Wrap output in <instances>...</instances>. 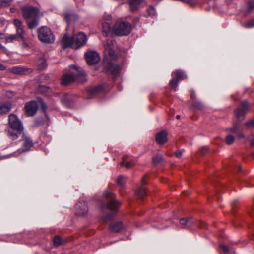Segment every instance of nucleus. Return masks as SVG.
<instances>
[{"label": "nucleus", "instance_id": "72a5a7b5", "mask_svg": "<svg viewBox=\"0 0 254 254\" xmlns=\"http://www.w3.org/2000/svg\"><path fill=\"white\" fill-rule=\"evenodd\" d=\"M234 141V137L232 135H228L226 138V142L228 145L232 144Z\"/></svg>", "mask_w": 254, "mask_h": 254}, {"label": "nucleus", "instance_id": "a878e982", "mask_svg": "<svg viewBox=\"0 0 254 254\" xmlns=\"http://www.w3.org/2000/svg\"><path fill=\"white\" fill-rule=\"evenodd\" d=\"M109 63L110 64V70L114 74L118 73L120 70V66L115 64H111L110 61H109Z\"/></svg>", "mask_w": 254, "mask_h": 254}, {"label": "nucleus", "instance_id": "c03bdc74", "mask_svg": "<svg viewBox=\"0 0 254 254\" xmlns=\"http://www.w3.org/2000/svg\"><path fill=\"white\" fill-rule=\"evenodd\" d=\"M207 149H208V147L206 146H204V147H202L200 150L201 153L202 154H204L206 152Z\"/></svg>", "mask_w": 254, "mask_h": 254}, {"label": "nucleus", "instance_id": "f257e3e1", "mask_svg": "<svg viewBox=\"0 0 254 254\" xmlns=\"http://www.w3.org/2000/svg\"><path fill=\"white\" fill-rule=\"evenodd\" d=\"M87 36L84 33H66L62 40L63 49L68 47L78 49L83 46L86 43Z\"/></svg>", "mask_w": 254, "mask_h": 254}, {"label": "nucleus", "instance_id": "2f4dec72", "mask_svg": "<svg viewBox=\"0 0 254 254\" xmlns=\"http://www.w3.org/2000/svg\"><path fill=\"white\" fill-rule=\"evenodd\" d=\"M254 9V1H249L247 6V11L245 14L250 13Z\"/></svg>", "mask_w": 254, "mask_h": 254}, {"label": "nucleus", "instance_id": "7c9ffc66", "mask_svg": "<svg viewBox=\"0 0 254 254\" xmlns=\"http://www.w3.org/2000/svg\"><path fill=\"white\" fill-rule=\"evenodd\" d=\"M125 177L120 176L117 179V183L120 187H123L125 183Z\"/></svg>", "mask_w": 254, "mask_h": 254}, {"label": "nucleus", "instance_id": "6ab92c4d", "mask_svg": "<svg viewBox=\"0 0 254 254\" xmlns=\"http://www.w3.org/2000/svg\"><path fill=\"white\" fill-rule=\"evenodd\" d=\"M180 223L184 228H189L192 226L194 221L191 218H183L180 220Z\"/></svg>", "mask_w": 254, "mask_h": 254}, {"label": "nucleus", "instance_id": "412c9836", "mask_svg": "<svg viewBox=\"0 0 254 254\" xmlns=\"http://www.w3.org/2000/svg\"><path fill=\"white\" fill-rule=\"evenodd\" d=\"M9 71L14 74H23L26 73L27 69L22 67L15 66L9 69Z\"/></svg>", "mask_w": 254, "mask_h": 254}, {"label": "nucleus", "instance_id": "0eeeda50", "mask_svg": "<svg viewBox=\"0 0 254 254\" xmlns=\"http://www.w3.org/2000/svg\"><path fill=\"white\" fill-rule=\"evenodd\" d=\"M104 196L109 198V200L107 203V208L112 210L113 212L104 217L103 220L108 222L111 220L115 215L116 211L120 206L121 202L114 198L113 194L109 190H106L104 193Z\"/></svg>", "mask_w": 254, "mask_h": 254}, {"label": "nucleus", "instance_id": "473e14b6", "mask_svg": "<svg viewBox=\"0 0 254 254\" xmlns=\"http://www.w3.org/2000/svg\"><path fill=\"white\" fill-rule=\"evenodd\" d=\"M18 38L19 36L17 34H12L6 39V42H12L15 40H16Z\"/></svg>", "mask_w": 254, "mask_h": 254}, {"label": "nucleus", "instance_id": "864d4df0", "mask_svg": "<svg viewBox=\"0 0 254 254\" xmlns=\"http://www.w3.org/2000/svg\"><path fill=\"white\" fill-rule=\"evenodd\" d=\"M2 47V45L0 43V49H1Z\"/></svg>", "mask_w": 254, "mask_h": 254}, {"label": "nucleus", "instance_id": "4c0bfd02", "mask_svg": "<svg viewBox=\"0 0 254 254\" xmlns=\"http://www.w3.org/2000/svg\"><path fill=\"white\" fill-rule=\"evenodd\" d=\"M50 32L51 30L46 26H42L41 27L38 32Z\"/></svg>", "mask_w": 254, "mask_h": 254}, {"label": "nucleus", "instance_id": "4468645a", "mask_svg": "<svg viewBox=\"0 0 254 254\" xmlns=\"http://www.w3.org/2000/svg\"><path fill=\"white\" fill-rule=\"evenodd\" d=\"M76 213L78 215H84L88 211L87 204L84 201H79L77 203L76 206Z\"/></svg>", "mask_w": 254, "mask_h": 254}, {"label": "nucleus", "instance_id": "603ef678", "mask_svg": "<svg viewBox=\"0 0 254 254\" xmlns=\"http://www.w3.org/2000/svg\"><path fill=\"white\" fill-rule=\"evenodd\" d=\"M14 10H14V9H13V8H11V11L12 12H14Z\"/></svg>", "mask_w": 254, "mask_h": 254}, {"label": "nucleus", "instance_id": "a211bd4d", "mask_svg": "<svg viewBox=\"0 0 254 254\" xmlns=\"http://www.w3.org/2000/svg\"><path fill=\"white\" fill-rule=\"evenodd\" d=\"M143 2V0H129V5L131 11L137 10L140 4Z\"/></svg>", "mask_w": 254, "mask_h": 254}, {"label": "nucleus", "instance_id": "f3484780", "mask_svg": "<svg viewBox=\"0 0 254 254\" xmlns=\"http://www.w3.org/2000/svg\"><path fill=\"white\" fill-rule=\"evenodd\" d=\"M120 166H125L126 168H130L133 167L134 165V162L132 159L129 157L128 156H125L123 158V161L120 163Z\"/></svg>", "mask_w": 254, "mask_h": 254}, {"label": "nucleus", "instance_id": "f03ea898", "mask_svg": "<svg viewBox=\"0 0 254 254\" xmlns=\"http://www.w3.org/2000/svg\"><path fill=\"white\" fill-rule=\"evenodd\" d=\"M129 33H102V40L105 42V54L107 61H112L117 58V55L115 53V45L113 41V34L117 36H127Z\"/></svg>", "mask_w": 254, "mask_h": 254}, {"label": "nucleus", "instance_id": "c756f323", "mask_svg": "<svg viewBox=\"0 0 254 254\" xmlns=\"http://www.w3.org/2000/svg\"><path fill=\"white\" fill-rule=\"evenodd\" d=\"M147 12L148 13V15L152 17H155L156 15L155 9L152 6H150L148 7Z\"/></svg>", "mask_w": 254, "mask_h": 254}, {"label": "nucleus", "instance_id": "b1692460", "mask_svg": "<svg viewBox=\"0 0 254 254\" xmlns=\"http://www.w3.org/2000/svg\"><path fill=\"white\" fill-rule=\"evenodd\" d=\"M136 194L140 198H143L146 194V191L144 187H139L135 191Z\"/></svg>", "mask_w": 254, "mask_h": 254}, {"label": "nucleus", "instance_id": "49530a36", "mask_svg": "<svg viewBox=\"0 0 254 254\" xmlns=\"http://www.w3.org/2000/svg\"><path fill=\"white\" fill-rule=\"evenodd\" d=\"M6 68V66L0 63V70H4Z\"/></svg>", "mask_w": 254, "mask_h": 254}, {"label": "nucleus", "instance_id": "8fccbe9b", "mask_svg": "<svg viewBox=\"0 0 254 254\" xmlns=\"http://www.w3.org/2000/svg\"><path fill=\"white\" fill-rule=\"evenodd\" d=\"M142 183L143 184H145L146 183V182L145 181V177H144L142 180Z\"/></svg>", "mask_w": 254, "mask_h": 254}, {"label": "nucleus", "instance_id": "79ce46f5", "mask_svg": "<svg viewBox=\"0 0 254 254\" xmlns=\"http://www.w3.org/2000/svg\"><path fill=\"white\" fill-rule=\"evenodd\" d=\"M249 140L251 143V145L254 146V136L252 135L249 138Z\"/></svg>", "mask_w": 254, "mask_h": 254}, {"label": "nucleus", "instance_id": "1a4fd4ad", "mask_svg": "<svg viewBox=\"0 0 254 254\" xmlns=\"http://www.w3.org/2000/svg\"><path fill=\"white\" fill-rule=\"evenodd\" d=\"M172 79L170 81V85L172 89L177 90L178 83L180 80L187 78L186 76L181 70H177L172 73Z\"/></svg>", "mask_w": 254, "mask_h": 254}, {"label": "nucleus", "instance_id": "f8f14e48", "mask_svg": "<svg viewBox=\"0 0 254 254\" xmlns=\"http://www.w3.org/2000/svg\"><path fill=\"white\" fill-rule=\"evenodd\" d=\"M249 104L246 101L241 103L240 107L237 108L235 111V116L239 119L244 117L248 110Z\"/></svg>", "mask_w": 254, "mask_h": 254}, {"label": "nucleus", "instance_id": "37998d69", "mask_svg": "<svg viewBox=\"0 0 254 254\" xmlns=\"http://www.w3.org/2000/svg\"><path fill=\"white\" fill-rule=\"evenodd\" d=\"M182 153H183L182 151H176L175 154L177 157L180 158L182 155Z\"/></svg>", "mask_w": 254, "mask_h": 254}, {"label": "nucleus", "instance_id": "39448f33", "mask_svg": "<svg viewBox=\"0 0 254 254\" xmlns=\"http://www.w3.org/2000/svg\"><path fill=\"white\" fill-rule=\"evenodd\" d=\"M10 139L13 141L19 139L22 143L21 148L18 149L15 152L17 155L28 151L33 146L32 140L24 132L21 133L20 135L10 133Z\"/></svg>", "mask_w": 254, "mask_h": 254}, {"label": "nucleus", "instance_id": "9b49d317", "mask_svg": "<svg viewBox=\"0 0 254 254\" xmlns=\"http://www.w3.org/2000/svg\"><path fill=\"white\" fill-rule=\"evenodd\" d=\"M85 56L88 64L89 65L94 64L100 60L99 54L95 51H88L86 53Z\"/></svg>", "mask_w": 254, "mask_h": 254}, {"label": "nucleus", "instance_id": "de8ad7c7", "mask_svg": "<svg viewBox=\"0 0 254 254\" xmlns=\"http://www.w3.org/2000/svg\"><path fill=\"white\" fill-rule=\"evenodd\" d=\"M244 135L243 133H240L238 134V137L239 138H243L244 137Z\"/></svg>", "mask_w": 254, "mask_h": 254}, {"label": "nucleus", "instance_id": "7ed1b4c3", "mask_svg": "<svg viewBox=\"0 0 254 254\" xmlns=\"http://www.w3.org/2000/svg\"><path fill=\"white\" fill-rule=\"evenodd\" d=\"M68 73H64L61 80V84L64 85H68L76 80L80 83H84L87 79L85 72L81 71L75 65L69 66Z\"/></svg>", "mask_w": 254, "mask_h": 254}, {"label": "nucleus", "instance_id": "aec40b11", "mask_svg": "<svg viewBox=\"0 0 254 254\" xmlns=\"http://www.w3.org/2000/svg\"><path fill=\"white\" fill-rule=\"evenodd\" d=\"M26 23L28 26V28L30 30H33L38 25V17H36L31 19L26 20Z\"/></svg>", "mask_w": 254, "mask_h": 254}, {"label": "nucleus", "instance_id": "e433bc0d", "mask_svg": "<svg viewBox=\"0 0 254 254\" xmlns=\"http://www.w3.org/2000/svg\"><path fill=\"white\" fill-rule=\"evenodd\" d=\"M12 1V0H0V1L1 3V5L4 7L8 6L9 3Z\"/></svg>", "mask_w": 254, "mask_h": 254}, {"label": "nucleus", "instance_id": "4be33fe9", "mask_svg": "<svg viewBox=\"0 0 254 254\" xmlns=\"http://www.w3.org/2000/svg\"><path fill=\"white\" fill-rule=\"evenodd\" d=\"M11 109V104L6 103L0 106V114H6L9 112Z\"/></svg>", "mask_w": 254, "mask_h": 254}, {"label": "nucleus", "instance_id": "bb28decb", "mask_svg": "<svg viewBox=\"0 0 254 254\" xmlns=\"http://www.w3.org/2000/svg\"><path fill=\"white\" fill-rule=\"evenodd\" d=\"M13 23L15 27L17 28V32H23V26L21 21L16 19L14 20Z\"/></svg>", "mask_w": 254, "mask_h": 254}, {"label": "nucleus", "instance_id": "f704fd0d", "mask_svg": "<svg viewBox=\"0 0 254 254\" xmlns=\"http://www.w3.org/2000/svg\"><path fill=\"white\" fill-rule=\"evenodd\" d=\"M244 26L246 28H252L254 27V18L244 24Z\"/></svg>", "mask_w": 254, "mask_h": 254}, {"label": "nucleus", "instance_id": "dca6fc26", "mask_svg": "<svg viewBox=\"0 0 254 254\" xmlns=\"http://www.w3.org/2000/svg\"><path fill=\"white\" fill-rule=\"evenodd\" d=\"M167 133L164 131L159 132L156 135V141L160 145L166 143L167 141Z\"/></svg>", "mask_w": 254, "mask_h": 254}, {"label": "nucleus", "instance_id": "a18cd8bd", "mask_svg": "<svg viewBox=\"0 0 254 254\" xmlns=\"http://www.w3.org/2000/svg\"><path fill=\"white\" fill-rule=\"evenodd\" d=\"M6 96L8 98H11L13 96V93L11 91H8L6 92Z\"/></svg>", "mask_w": 254, "mask_h": 254}, {"label": "nucleus", "instance_id": "c9c22d12", "mask_svg": "<svg viewBox=\"0 0 254 254\" xmlns=\"http://www.w3.org/2000/svg\"><path fill=\"white\" fill-rule=\"evenodd\" d=\"M39 63L38 67L40 69H43L46 67V61L44 59H41Z\"/></svg>", "mask_w": 254, "mask_h": 254}, {"label": "nucleus", "instance_id": "cd10ccee", "mask_svg": "<svg viewBox=\"0 0 254 254\" xmlns=\"http://www.w3.org/2000/svg\"><path fill=\"white\" fill-rule=\"evenodd\" d=\"M162 156L160 154H157L153 158V163L155 165L159 164L162 161Z\"/></svg>", "mask_w": 254, "mask_h": 254}, {"label": "nucleus", "instance_id": "6e6552de", "mask_svg": "<svg viewBox=\"0 0 254 254\" xmlns=\"http://www.w3.org/2000/svg\"><path fill=\"white\" fill-rule=\"evenodd\" d=\"M21 9L22 13V16L26 20L38 17L39 10L36 7L26 5L21 7Z\"/></svg>", "mask_w": 254, "mask_h": 254}, {"label": "nucleus", "instance_id": "2eb2a0df", "mask_svg": "<svg viewBox=\"0 0 254 254\" xmlns=\"http://www.w3.org/2000/svg\"><path fill=\"white\" fill-rule=\"evenodd\" d=\"M38 37L39 40L44 43H52L55 40L52 33H38Z\"/></svg>", "mask_w": 254, "mask_h": 254}, {"label": "nucleus", "instance_id": "09e8293b", "mask_svg": "<svg viewBox=\"0 0 254 254\" xmlns=\"http://www.w3.org/2000/svg\"><path fill=\"white\" fill-rule=\"evenodd\" d=\"M4 37V34L3 33H0V39H3Z\"/></svg>", "mask_w": 254, "mask_h": 254}, {"label": "nucleus", "instance_id": "ea45409f", "mask_svg": "<svg viewBox=\"0 0 254 254\" xmlns=\"http://www.w3.org/2000/svg\"><path fill=\"white\" fill-rule=\"evenodd\" d=\"M220 247L223 249V250L225 252H227L229 251V248L228 246L224 245L223 244H221L220 245Z\"/></svg>", "mask_w": 254, "mask_h": 254}, {"label": "nucleus", "instance_id": "58836bf2", "mask_svg": "<svg viewBox=\"0 0 254 254\" xmlns=\"http://www.w3.org/2000/svg\"><path fill=\"white\" fill-rule=\"evenodd\" d=\"M239 127V125L236 124L233 126V127L230 129L231 132H235Z\"/></svg>", "mask_w": 254, "mask_h": 254}, {"label": "nucleus", "instance_id": "5fc2aeb1", "mask_svg": "<svg viewBox=\"0 0 254 254\" xmlns=\"http://www.w3.org/2000/svg\"><path fill=\"white\" fill-rule=\"evenodd\" d=\"M1 6H2L1 5V4H0V7H1Z\"/></svg>", "mask_w": 254, "mask_h": 254}, {"label": "nucleus", "instance_id": "423d86ee", "mask_svg": "<svg viewBox=\"0 0 254 254\" xmlns=\"http://www.w3.org/2000/svg\"><path fill=\"white\" fill-rule=\"evenodd\" d=\"M9 128L7 130L8 137L10 138V133L15 135H20L24 132V127L21 121L17 116L11 114L8 117Z\"/></svg>", "mask_w": 254, "mask_h": 254}, {"label": "nucleus", "instance_id": "ddd939ff", "mask_svg": "<svg viewBox=\"0 0 254 254\" xmlns=\"http://www.w3.org/2000/svg\"><path fill=\"white\" fill-rule=\"evenodd\" d=\"M38 107L37 103L36 101L29 102L25 106L26 113L29 116H34L38 110Z\"/></svg>", "mask_w": 254, "mask_h": 254}, {"label": "nucleus", "instance_id": "3c124183", "mask_svg": "<svg viewBox=\"0 0 254 254\" xmlns=\"http://www.w3.org/2000/svg\"><path fill=\"white\" fill-rule=\"evenodd\" d=\"M177 119H179L180 118V116L179 115H177L176 116Z\"/></svg>", "mask_w": 254, "mask_h": 254}, {"label": "nucleus", "instance_id": "c85d7f7f", "mask_svg": "<svg viewBox=\"0 0 254 254\" xmlns=\"http://www.w3.org/2000/svg\"><path fill=\"white\" fill-rule=\"evenodd\" d=\"M53 243L55 246L58 247L62 244L63 240L58 236H55L53 240Z\"/></svg>", "mask_w": 254, "mask_h": 254}, {"label": "nucleus", "instance_id": "9d476101", "mask_svg": "<svg viewBox=\"0 0 254 254\" xmlns=\"http://www.w3.org/2000/svg\"><path fill=\"white\" fill-rule=\"evenodd\" d=\"M64 18L67 23V30L74 31L72 23L78 19V16L74 13L66 12L64 13Z\"/></svg>", "mask_w": 254, "mask_h": 254}, {"label": "nucleus", "instance_id": "20e7f679", "mask_svg": "<svg viewBox=\"0 0 254 254\" xmlns=\"http://www.w3.org/2000/svg\"><path fill=\"white\" fill-rule=\"evenodd\" d=\"M112 17L110 15L105 16L104 21L102 23V32H130L131 25L127 22H117L114 26H111Z\"/></svg>", "mask_w": 254, "mask_h": 254}, {"label": "nucleus", "instance_id": "a19ab883", "mask_svg": "<svg viewBox=\"0 0 254 254\" xmlns=\"http://www.w3.org/2000/svg\"><path fill=\"white\" fill-rule=\"evenodd\" d=\"M246 125L250 127H254V119L246 123Z\"/></svg>", "mask_w": 254, "mask_h": 254}, {"label": "nucleus", "instance_id": "393cba45", "mask_svg": "<svg viewBox=\"0 0 254 254\" xmlns=\"http://www.w3.org/2000/svg\"><path fill=\"white\" fill-rule=\"evenodd\" d=\"M103 87L102 85H98L96 87H91L89 89V92L91 95L98 93L103 90Z\"/></svg>", "mask_w": 254, "mask_h": 254}, {"label": "nucleus", "instance_id": "5701e85b", "mask_svg": "<svg viewBox=\"0 0 254 254\" xmlns=\"http://www.w3.org/2000/svg\"><path fill=\"white\" fill-rule=\"evenodd\" d=\"M123 227V223L121 222H117L110 226V229L113 232H119Z\"/></svg>", "mask_w": 254, "mask_h": 254}]
</instances>
